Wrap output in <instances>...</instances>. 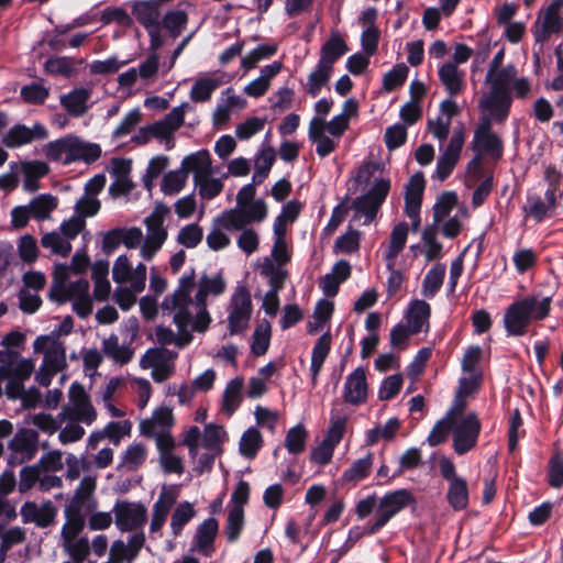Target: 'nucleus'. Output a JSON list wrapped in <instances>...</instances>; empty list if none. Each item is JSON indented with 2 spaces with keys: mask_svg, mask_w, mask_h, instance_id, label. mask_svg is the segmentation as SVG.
Instances as JSON below:
<instances>
[{
  "mask_svg": "<svg viewBox=\"0 0 563 563\" xmlns=\"http://www.w3.org/2000/svg\"><path fill=\"white\" fill-rule=\"evenodd\" d=\"M438 77L450 96H457L465 89V73L454 63H443L438 69Z\"/></svg>",
  "mask_w": 563,
  "mask_h": 563,
  "instance_id": "35",
  "label": "nucleus"
},
{
  "mask_svg": "<svg viewBox=\"0 0 563 563\" xmlns=\"http://www.w3.org/2000/svg\"><path fill=\"white\" fill-rule=\"evenodd\" d=\"M492 123L488 121H481L474 132L471 147L478 155L489 154L492 156H499L501 152V143L499 137L492 131Z\"/></svg>",
  "mask_w": 563,
  "mask_h": 563,
  "instance_id": "27",
  "label": "nucleus"
},
{
  "mask_svg": "<svg viewBox=\"0 0 563 563\" xmlns=\"http://www.w3.org/2000/svg\"><path fill=\"white\" fill-rule=\"evenodd\" d=\"M187 179V173L181 167L169 170L163 176L161 190L166 196H175L185 188Z\"/></svg>",
  "mask_w": 563,
  "mask_h": 563,
  "instance_id": "57",
  "label": "nucleus"
},
{
  "mask_svg": "<svg viewBox=\"0 0 563 563\" xmlns=\"http://www.w3.org/2000/svg\"><path fill=\"white\" fill-rule=\"evenodd\" d=\"M175 423L173 409L166 406L156 408L152 416L140 423V430L143 434H156L169 432Z\"/></svg>",
  "mask_w": 563,
  "mask_h": 563,
  "instance_id": "33",
  "label": "nucleus"
},
{
  "mask_svg": "<svg viewBox=\"0 0 563 563\" xmlns=\"http://www.w3.org/2000/svg\"><path fill=\"white\" fill-rule=\"evenodd\" d=\"M68 268L65 264H57L54 268V282L51 289V297L57 302L70 301L73 310L80 318L88 317L92 311V299L89 295V283L86 279H78L67 284Z\"/></svg>",
  "mask_w": 563,
  "mask_h": 563,
  "instance_id": "4",
  "label": "nucleus"
},
{
  "mask_svg": "<svg viewBox=\"0 0 563 563\" xmlns=\"http://www.w3.org/2000/svg\"><path fill=\"white\" fill-rule=\"evenodd\" d=\"M347 52V46L338 32H332L330 38L323 44L318 63L333 68V64Z\"/></svg>",
  "mask_w": 563,
  "mask_h": 563,
  "instance_id": "48",
  "label": "nucleus"
},
{
  "mask_svg": "<svg viewBox=\"0 0 563 563\" xmlns=\"http://www.w3.org/2000/svg\"><path fill=\"white\" fill-rule=\"evenodd\" d=\"M227 283L220 274L212 276L202 275L195 284L194 273L181 276L178 288L173 292H183L186 299V310H191L194 316V330L203 332L208 329L211 317L207 310L209 297H218L225 291Z\"/></svg>",
  "mask_w": 563,
  "mask_h": 563,
  "instance_id": "1",
  "label": "nucleus"
},
{
  "mask_svg": "<svg viewBox=\"0 0 563 563\" xmlns=\"http://www.w3.org/2000/svg\"><path fill=\"white\" fill-rule=\"evenodd\" d=\"M331 341V334L329 332H325L318 339L317 343L312 349L310 365L312 384L317 383L322 365L330 353Z\"/></svg>",
  "mask_w": 563,
  "mask_h": 563,
  "instance_id": "51",
  "label": "nucleus"
},
{
  "mask_svg": "<svg viewBox=\"0 0 563 563\" xmlns=\"http://www.w3.org/2000/svg\"><path fill=\"white\" fill-rule=\"evenodd\" d=\"M181 291L177 295L167 296L163 301V307L167 310L174 311V322L177 325L178 333L175 334L173 330L158 327L155 331L157 342L161 344H175L178 347L188 345L192 335L188 331V325L194 329V316L191 310H186V299Z\"/></svg>",
  "mask_w": 563,
  "mask_h": 563,
  "instance_id": "7",
  "label": "nucleus"
},
{
  "mask_svg": "<svg viewBox=\"0 0 563 563\" xmlns=\"http://www.w3.org/2000/svg\"><path fill=\"white\" fill-rule=\"evenodd\" d=\"M225 439L227 432L221 426L210 423L205 427L202 446L214 455L220 452V446Z\"/></svg>",
  "mask_w": 563,
  "mask_h": 563,
  "instance_id": "61",
  "label": "nucleus"
},
{
  "mask_svg": "<svg viewBox=\"0 0 563 563\" xmlns=\"http://www.w3.org/2000/svg\"><path fill=\"white\" fill-rule=\"evenodd\" d=\"M37 442L38 434L35 430L20 429L9 443V463L19 465L32 460L37 452Z\"/></svg>",
  "mask_w": 563,
  "mask_h": 563,
  "instance_id": "19",
  "label": "nucleus"
},
{
  "mask_svg": "<svg viewBox=\"0 0 563 563\" xmlns=\"http://www.w3.org/2000/svg\"><path fill=\"white\" fill-rule=\"evenodd\" d=\"M41 244L44 249L64 257L68 256L71 251V244L68 239L56 231L45 233L41 239Z\"/></svg>",
  "mask_w": 563,
  "mask_h": 563,
  "instance_id": "62",
  "label": "nucleus"
},
{
  "mask_svg": "<svg viewBox=\"0 0 563 563\" xmlns=\"http://www.w3.org/2000/svg\"><path fill=\"white\" fill-rule=\"evenodd\" d=\"M552 298L533 294L511 303L504 316V325L509 335L520 336L527 332L530 322L545 319L551 309Z\"/></svg>",
  "mask_w": 563,
  "mask_h": 563,
  "instance_id": "3",
  "label": "nucleus"
},
{
  "mask_svg": "<svg viewBox=\"0 0 563 563\" xmlns=\"http://www.w3.org/2000/svg\"><path fill=\"white\" fill-rule=\"evenodd\" d=\"M20 172L24 177V189L35 191L38 188V179L49 172V167L42 161H24L20 164Z\"/></svg>",
  "mask_w": 563,
  "mask_h": 563,
  "instance_id": "46",
  "label": "nucleus"
},
{
  "mask_svg": "<svg viewBox=\"0 0 563 563\" xmlns=\"http://www.w3.org/2000/svg\"><path fill=\"white\" fill-rule=\"evenodd\" d=\"M308 431L302 423L290 428L285 438V448L290 454H300L306 449Z\"/></svg>",
  "mask_w": 563,
  "mask_h": 563,
  "instance_id": "59",
  "label": "nucleus"
},
{
  "mask_svg": "<svg viewBox=\"0 0 563 563\" xmlns=\"http://www.w3.org/2000/svg\"><path fill=\"white\" fill-rule=\"evenodd\" d=\"M466 401L454 399L450 408L453 449L463 455L476 446L482 424L475 412H465Z\"/></svg>",
  "mask_w": 563,
  "mask_h": 563,
  "instance_id": "6",
  "label": "nucleus"
},
{
  "mask_svg": "<svg viewBox=\"0 0 563 563\" xmlns=\"http://www.w3.org/2000/svg\"><path fill=\"white\" fill-rule=\"evenodd\" d=\"M92 280L95 283L93 297L98 301H104L108 299L111 285L108 279L109 263L107 261H97L92 267Z\"/></svg>",
  "mask_w": 563,
  "mask_h": 563,
  "instance_id": "47",
  "label": "nucleus"
},
{
  "mask_svg": "<svg viewBox=\"0 0 563 563\" xmlns=\"http://www.w3.org/2000/svg\"><path fill=\"white\" fill-rule=\"evenodd\" d=\"M260 273L268 279L271 290L280 291L287 278V272L276 265L272 258L264 257L260 264Z\"/></svg>",
  "mask_w": 563,
  "mask_h": 563,
  "instance_id": "52",
  "label": "nucleus"
},
{
  "mask_svg": "<svg viewBox=\"0 0 563 563\" xmlns=\"http://www.w3.org/2000/svg\"><path fill=\"white\" fill-rule=\"evenodd\" d=\"M187 108L188 103L175 107L164 119L151 124L154 137L165 142L167 148L174 145L172 136L184 124Z\"/></svg>",
  "mask_w": 563,
  "mask_h": 563,
  "instance_id": "24",
  "label": "nucleus"
},
{
  "mask_svg": "<svg viewBox=\"0 0 563 563\" xmlns=\"http://www.w3.org/2000/svg\"><path fill=\"white\" fill-rule=\"evenodd\" d=\"M32 218L36 220H46L57 208L58 199L52 195H38L29 202Z\"/></svg>",
  "mask_w": 563,
  "mask_h": 563,
  "instance_id": "56",
  "label": "nucleus"
},
{
  "mask_svg": "<svg viewBox=\"0 0 563 563\" xmlns=\"http://www.w3.org/2000/svg\"><path fill=\"white\" fill-rule=\"evenodd\" d=\"M170 209L164 203H157L153 211L144 219L146 235L141 245L140 256L144 261H151L162 249L167 240L168 231L165 220Z\"/></svg>",
  "mask_w": 563,
  "mask_h": 563,
  "instance_id": "10",
  "label": "nucleus"
},
{
  "mask_svg": "<svg viewBox=\"0 0 563 563\" xmlns=\"http://www.w3.org/2000/svg\"><path fill=\"white\" fill-rule=\"evenodd\" d=\"M117 528L129 532L141 528L147 518V509L141 503L117 501L112 509Z\"/></svg>",
  "mask_w": 563,
  "mask_h": 563,
  "instance_id": "18",
  "label": "nucleus"
},
{
  "mask_svg": "<svg viewBox=\"0 0 563 563\" xmlns=\"http://www.w3.org/2000/svg\"><path fill=\"white\" fill-rule=\"evenodd\" d=\"M446 499L454 510H463L468 504V487L465 479L455 478L449 483Z\"/></svg>",
  "mask_w": 563,
  "mask_h": 563,
  "instance_id": "55",
  "label": "nucleus"
},
{
  "mask_svg": "<svg viewBox=\"0 0 563 563\" xmlns=\"http://www.w3.org/2000/svg\"><path fill=\"white\" fill-rule=\"evenodd\" d=\"M368 394V385L366 382V373L362 367H357L345 378L343 386V399L350 405H361L366 401Z\"/></svg>",
  "mask_w": 563,
  "mask_h": 563,
  "instance_id": "26",
  "label": "nucleus"
},
{
  "mask_svg": "<svg viewBox=\"0 0 563 563\" xmlns=\"http://www.w3.org/2000/svg\"><path fill=\"white\" fill-rule=\"evenodd\" d=\"M431 314L430 305L422 299H413L409 302L405 312L406 324L413 333L427 332Z\"/></svg>",
  "mask_w": 563,
  "mask_h": 563,
  "instance_id": "34",
  "label": "nucleus"
},
{
  "mask_svg": "<svg viewBox=\"0 0 563 563\" xmlns=\"http://www.w3.org/2000/svg\"><path fill=\"white\" fill-rule=\"evenodd\" d=\"M218 530L219 523L214 518H209L205 520L197 528L195 545L196 549L205 556H210L213 553V542L218 534Z\"/></svg>",
  "mask_w": 563,
  "mask_h": 563,
  "instance_id": "41",
  "label": "nucleus"
},
{
  "mask_svg": "<svg viewBox=\"0 0 563 563\" xmlns=\"http://www.w3.org/2000/svg\"><path fill=\"white\" fill-rule=\"evenodd\" d=\"M267 217V206L257 199L254 203L236 205L224 211L218 219V224L228 230H241L254 222H262Z\"/></svg>",
  "mask_w": 563,
  "mask_h": 563,
  "instance_id": "11",
  "label": "nucleus"
},
{
  "mask_svg": "<svg viewBox=\"0 0 563 563\" xmlns=\"http://www.w3.org/2000/svg\"><path fill=\"white\" fill-rule=\"evenodd\" d=\"M34 368L32 358L20 357L16 351H0V380L7 379L10 388L19 389Z\"/></svg>",
  "mask_w": 563,
  "mask_h": 563,
  "instance_id": "12",
  "label": "nucleus"
},
{
  "mask_svg": "<svg viewBox=\"0 0 563 563\" xmlns=\"http://www.w3.org/2000/svg\"><path fill=\"white\" fill-rule=\"evenodd\" d=\"M262 445L263 438L261 432L256 428L251 427L243 432L240 439L239 450L243 456L252 459L257 454Z\"/></svg>",
  "mask_w": 563,
  "mask_h": 563,
  "instance_id": "58",
  "label": "nucleus"
},
{
  "mask_svg": "<svg viewBox=\"0 0 563 563\" xmlns=\"http://www.w3.org/2000/svg\"><path fill=\"white\" fill-rule=\"evenodd\" d=\"M223 84L220 74H206L197 78L190 89V99L194 102L208 101L212 93Z\"/></svg>",
  "mask_w": 563,
  "mask_h": 563,
  "instance_id": "40",
  "label": "nucleus"
},
{
  "mask_svg": "<svg viewBox=\"0 0 563 563\" xmlns=\"http://www.w3.org/2000/svg\"><path fill=\"white\" fill-rule=\"evenodd\" d=\"M446 267L444 264H435L431 267L422 282L421 294L426 298H433L441 289L445 276Z\"/></svg>",
  "mask_w": 563,
  "mask_h": 563,
  "instance_id": "53",
  "label": "nucleus"
},
{
  "mask_svg": "<svg viewBox=\"0 0 563 563\" xmlns=\"http://www.w3.org/2000/svg\"><path fill=\"white\" fill-rule=\"evenodd\" d=\"M415 501L412 494L407 489H397L386 494L376 508V520L369 527L368 533H376L394 516Z\"/></svg>",
  "mask_w": 563,
  "mask_h": 563,
  "instance_id": "15",
  "label": "nucleus"
},
{
  "mask_svg": "<svg viewBox=\"0 0 563 563\" xmlns=\"http://www.w3.org/2000/svg\"><path fill=\"white\" fill-rule=\"evenodd\" d=\"M47 158L68 165L75 162L90 164L101 155V147L97 143L88 142L81 137L68 134L47 143L44 147Z\"/></svg>",
  "mask_w": 563,
  "mask_h": 563,
  "instance_id": "5",
  "label": "nucleus"
},
{
  "mask_svg": "<svg viewBox=\"0 0 563 563\" xmlns=\"http://www.w3.org/2000/svg\"><path fill=\"white\" fill-rule=\"evenodd\" d=\"M147 268L139 263L132 266L126 254L117 257L112 267V278L120 285L115 288L113 297L122 310L131 309L136 302V296L145 289Z\"/></svg>",
  "mask_w": 563,
  "mask_h": 563,
  "instance_id": "2",
  "label": "nucleus"
},
{
  "mask_svg": "<svg viewBox=\"0 0 563 563\" xmlns=\"http://www.w3.org/2000/svg\"><path fill=\"white\" fill-rule=\"evenodd\" d=\"M333 68L318 63L316 68L309 74L305 85L306 91L316 97L320 93L323 87L329 82Z\"/></svg>",
  "mask_w": 563,
  "mask_h": 563,
  "instance_id": "54",
  "label": "nucleus"
},
{
  "mask_svg": "<svg viewBox=\"0 0 563 563\" xmlns=\"http://www.w3.org/2000/svg\"><path fill=\"white\" fill-rule=\"evenodd\" d=\"M181 168L194 175V181L211 175V158L207 151H200L186 156L181 162Z\"/></svg>",
  "mask_w": 563,
  "mask_h": 563,
  "instance_id": "43",
  "label": "nucleus"
},
{
  "mask_svg": "<svg viewBox=\"0 0 563 563\" xmlns=\"http://www.w3.org/2000/svg\"><path fill=\"white\" fill-rule=\"evenodd\" d=\"M133 14L136 20L142 23L146 30L158 26L159 13L150 1H141L134 4Z\"/></svg>",
  "mask_w": 563,
  "mask_h": 563,
  "instance_id": "63",
  "label": "nucleus"
},
{
  "mask_svg": "<svg viewBox=\"0 0 563 563\" xmlns=\"http://www.w3.org/2000/svg\"><path fill=\"white\" fill-rule=\"evenodd\" d=\"M556 208V194L552 189L544 192V198L538 195H529L523 206L526 217H531L536 222H541L551 217Z\"/></svg>",
  "mask_w": 563,
  "mask_h": 563,
  "instance_id": "28",
  "label": "nucleus"
},
{
  "mask_svg": "<svg viewBox=\"0 0 563 563\" xmlns=\"http://www.w3.org/2000/svg\"><path fill=\"white\" fill-rule=\"evenodd\" d=\"M47 131L44 126L35 124L33 129L24 125H15L4 135L2 142L8 147H19L32 142L35 137L45 139Z\"/></svg>",
  "mask_w": 563,
  "mask_h": 563,
  "instance_id": "38",
  "label": "nucleus"
},
{
  "mask_svg": "<svg viewBox=\"0 0 563 563\" xmlns=\"http://www.w3.org/2000/svg\"><path fill=\"white\" fill-rule=\"evenodd\" d=\"M96 488V476L87 475L80 481L71 499L65 507V523L63 526H69L71 530L85 528L86 518L98 508V501L95 497Z\"/></svg>",
  "mask_w": 563,
  "mask_h": 563,
  "instance_id": "9",
  "label": "nucleus"
},
{
  "mask_svg": "<svg viewBox=\"0 0 563 563\" xmlns=\"http://www.w3.org/2000/svg\"><path fill=\"white\" fill-rule=\"evenodd\" d=\"M409 225L406 222L397 223L389 235L388 244L384 251V258L387 263L388 271L395 266L397 256L404 250L408 239Z\"/></svg>",
  "mask_w": 563,
  "mask_h": 563,
  "instance_id": "36",
  "label": "nucleus"
},
{
  "mask_svg": "<svg viewBox=\"0 0 563 563\" xmlns=\"http://www.w3.org/2000/svg\"><path fill=\"white\" fill-rule=\"evenodd\" d=\"M390 188V184L386 179H378L374 183L371 190L362 196L356 198L353 201V209L355 211V218L362 220L363 225L369 224L382 205L385 200Z\"/></svg>",
  "mask_w": 563,
  "mask_h": 563,
  "instance_id": "17",
  "label": "nucleus"
},
{
  "mask_svg": "<svg viewBox=\"0 0 563 563\" xmlns=\"http://www.w3.org/2000/svg\"><path fill=\"white\" fill-rule=\"evenodd\" d=\"M177 353L164 347L150 349L140 360L143 369H151V377L156 383L169 379L175 373Z\"/></svg>",
  "mask_w": 563,
  "mask_h": 563,
  "instance_id": "16",
  "label": "nucleus"
},
{
  "mask_svg": "<svg viewBox=\"0 0 563 563\" xmlns=\"http://www.w3.org/2000/svg\"><path fill=\"white\" fill-rule=\"evenodd\" d=\"M309 140L316 145V152L320 157L331 154L338 146V141L325 133V124L319 120H311L308 131Z\"/></svg>",
  "mask_w": 563,
  "mask_h": 563,
  "instance_id": "42",
  "label": "nucleus"
},
{
  "mask_svg": "<svg viewBox=\"0 0 563 563\" xmlns=\"http://www.w3.org/2000/svg\"><path fill=\"white\" fill-rule=\"evenodd\" d=\"M423 175L418 173L410 177L405 192V212L411 220L412 230L417 231L420 225V210L424 191Z\"/></svg>",
  "mask_w": 563,
  "mask_h": 563,
  "instance_id": "23",
  "label": "nucleus"
},
{
  "mask_svg": "<svg viewBox=\"0 0 563 563\" xmlns=\"http://www.w3.org/2000/svg\"><path fill=\"white\" fill-rule=\"evenodd\" d=\"M145 542L143 532H137L128 538V541L115 540L110 547L109 556L114 562L121 563L123 561L132 562L137 555Z\"/></svg>",
  "mask_w": 563,
  "mask_h": 563,
  "instance_id": "32",
  "label": "nucleus"
},
{
  "mask_svg": "<svg viewBox=\"0 0 563 563\" xmlns=\"http://www.w3.org/2000/svg\"><path fill=\"white\" fill-rule=\"evenodd\" d=\"M243 378L235 377L231 379L222 394L221 410L228 417H231L242 402Z\"/></svg>",
  "mask_w": 563,
  "mask_h": 563,
  "instance_id": "45",
  "label": "nucleus"
},
{
  "mask_svg": "<svg viewBox=\"0 0 563 563\" xmlns=\"http://www.w3.org/2000/svg\"><path fill=\"white\" fill-rule=\"evenodd\" d=\"M91 91L86 88H76L70 92L60 96V104L73 117H81L88 110L87 101Z\"/></svg>",
  "mask_w": 563,
  "mask_h": 563,
  "instance_id": "44",
  "label": "nucleus"
},
{
  "mask_svg": "<svg viewBox=\"0 0 563 563\" xmlns=\"http://www.w3.org/2000/svg\"><path fill=\"white\" fill-rule=\"evenodd\" d=\"M84 528L71 530L69 526L62 528V541L64 550L70 555L73 561L82 563L90 551V544L87 538H78Z\"/></svg>",
  "mask_w": 563,
  "mask_h": 563,
  "instance_id": "31",
  "label": "nucleus"
},
{
  "mask_svg": "<svg viewBox=\"0 0 563 563\" xmlns=\"http://www.w3.org/2000/svg\"><path fill=\"white\" fill-rule=\"evenodd\" d=\"M351 275V265L346 261H339L334 264L331 272L325 274L319 283L322 292L327 297H333L338 294L340 285Z\"/></svg>",
  "mask_w": 563,
  "mask_h": 563,
  "instance_id": "37",
  "label": "nucleus"
},
{
  "mask_svg": "<svg viewBox=\"0 0 563 563\" xmlns=\"http://www.w3.org/2000/svg\"><path fill=\"white\" fill-rule=\"evenodd\" d=\"M246 107V100L234 92L232 88H227L221 92V98L213 111V124L223 125L229 122L233 110H242Z\"/></svg>",
  "mask_w": 563,
  "mask_h": 563,
  "instance_id": "30",
  "label": "nucleus"
},
{
  "mask_svg": "<svg viewBox=\"0 0 563 563\" xmlns=\"http://www.w3.org/2000/svg\"><path fill=\"white\" fill-rule=\"evenodd\" d=\"M102 352L120 365L128 364L134 355L133 349L129 345L119 344V338L115 334L102 340Z\"/></svg>",
  "mask_w": 563,
  "mask_h": 563,
  "instance_id": "50",
  "label": "nucleus"
},
{
  "mask_svg": "<svg viewBox=\"0 0 563 563\" xmlns=\"http://www.w3.org/2000/svg\"><path fill=\"white\" fill-rule=\"evenodd\" d=\"M401 422L398 418H390L384 424H377L365 432V444L375 445L379 441H391L398 433Z\"/></svg>",
  "mask_w": 563,
  "mask_h": 563,
  "instance_id": "49",
  "label": "nucleus"
},
{
  "mask_svg": "<svg viewBox=\"0 0 563 563\" xmlns=\"http://www.w3.org/2000/svg\"><path fill=\"white\" fill-rule=\"evenodd\" d=\"M517 68L512 64L505 65L503 68L488 69L485 77L487 89L510 93L509 89L516 79Z\"/></svg>",
  "mask_w": 563,
  "mask_h": 563,
  "instance_id": "39",
  "label": "nucleus"
},
{
  "mask_svg": "<svg viewBox=\"0 0 563 563\" xmlns=\"http://www.w3.org/2000/svg\"><path fill=\"white\" fill-rule=\"evenodd\" d=\"M277 52V47L274 44H262L251 51L241 59V67L249 71L256 67V65L263 60L272 57Z\"/></svg>",
  "mask_w": 563,
  "mask_h": 563,
  "instance_id": "64",
  "label": "nucleus"
},
{
  "mask_svg": "<svg viewBox=\"0 0 563 563\" xmlns=\"http://www.w3.org/2000/svg\"><path fill=\"white\" fill-rule=\"evenodd\" d=\"M511 96L487 89L479 101L482 121L503 122L509 113Z\"/></svg>",
  "mask_w": 563,
  "mask_h": 563,
  "instance_id": "20",
  "label": "nucleus"
},
{
  "mask_svg": "<svg viewBox=\"0 0 563 563\" xmlns=\"http://www.w3.org/2000/svg\"><path fill=\"white\" fill-rule=\"evenodd\" d=\"M253 310L251 294L245 286L235 287L228 306L230 334H239L249 328Z\"/></svg>",
  "mask_w": 563,
  "mask_h": 563,
  "instance_id": "13",
  "label": "nucleus"
},
{
  "mask_svg": "<svg viewBox=\"0 0 563 563\" xmlns=\"http://www.w3.org/2000/svg\"><path fill=\"white\" fill-rule=\"evenodd\" d=\"M35 353L43 354V362L35 373V380L44 387H47L53 377L66 369V347L64 343L54 335H41L33 342Z\"/></svg>",
  "mask_w": 563,
  "mask_h": 563,
  "instance_id": "8",
  "label": "nucleus"
},
{
  "mask_svg": "<svg viewBox=\"0 0 563 563\" xmlns=\"http://www.w3.org/2000/svg\"><path fill=\"white\" fill-rule=\"evenodd\" d=\"M465 142V132L463 128L455 129L448 146L444 148L437 163L435 175L440 180H444L457 164Z\"/></svg>",
  "mask_w": 563,
  "mask_h": 563,
  "instance_id": "22",
  "label": "nucleus"
},
{
  "mask_svg": "<svg viewBox=\"0 0 563 563\" xmlns=\"http://www.w3.org/2000/svg\"><path fill=\"white\" fill-rule=\"evenodd\" d=\"M196 516V510L189 501H183L175 508L172 519L170 529L174 537H178L183 528Z\"/></svg>",
  "mask_w": 563,
  "mask_h": 563,
  "instance_id": "60",
  "label": "nucleus"
},
{
  "mask_svg": "<svg viewBox=\"0 0 563 563\" xmlns=\"http://www.w3.org/2000/svg\"><path fill=\"white\" fill-rule=\"evenodd\" d=\"M175 503L176 494L170 489L163 488L152 507L150 533L153 537L161 532Z\"/></svg>",
  "mask_w": 563,
  "mask_h": 563,
  "instance_id": "29",
  "label": "nucleus"
},
{
  "mask_svg": "<svg viewBox=\"0 0 563 563\" xmlns=\"http://www.w3.org/2000/svg\"><path fill=\"white\" fill-rule=\"evenodd\" d=\"M69 404L64 406L58 418L66 420L71 418L90 426L97 418V412L92 407L84 387L78 383H73L68 391Z\"/></svg>",
  "mask_w": 563,
  "mask_h": 563,
  "instance_id": "14",
  "label": "nucleus"
},
{
  "mask_svg": "<svg viewBox=\"0 0 563 563\" xmlns=\"http://www.w3.org/2000/svg\"><path fill=\"white\" fill-rule=\"evenodd\" d=\"M20 515L24 523H34L38 528H47L55 521L57 509L51 500L42 504L26 501L22 505Z\"/></svg>",
  "mask_w": 563,
  "mask_h": 563,
  "instance_id": "25",
  "label": "nucleus"
},
{
  "mask_svg": "<svg viewBox=\"0 0 563 563\" xmlns=\"http://www.w3.org/2000/svg\"><path fill=\"white\" fill-rule=\"evenodd\" d=\"M562 4V0H556L540 11L533 29L537 42L543 43L552 34L560 32L563 24V20L560 15Z\"/></svg>",
  "mask_w": 563,
  "mask_h": 563,
  "instance_id": "21",
  "label": "nucleus"
}]
</instances>
